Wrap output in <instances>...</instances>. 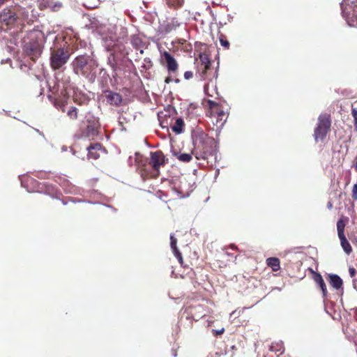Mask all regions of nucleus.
<instances>
[{
  "mask_svg": "<svg viewBox=\"0 0 357 357\" xmlns=\"http://www.w3.org/2000/svg\"><path fill=\"white\" fill-rule=\"evenodd\" d=\"M137 169L144 180L156 178L160 174V168L168 162L163 152L160 150L151 151L149 160L139 159L138 155L136 158Z\"/></svg>",
  "mask_w": 357,
  "mask_h": 357,
  "instance_id": "1",
  "label": "nucleus"
},
{
  "mask_svg": "<svg viewBox=\"0 0 357 357\" xmlns=\"http://www.w3.org/2000/svg\"><path fill=\"white\" fill-rule=\"evenodd\" d=\"M193 149L192 155L197 160H208L216 152V144L213 138L204 132L196 134L193 137Z\"/></svg>",
  "mask_w": 357,
  "mask_h": 357,
  "instance_id": "2",
  "label": "nucleus"
},
{
  "mask_svg": "<svg viewBox=\"0 0 357 357\" xmlns=\"http://www.w3.org/2000/svg\"><path fill=\"white\" fill-rule=\"evenodd\" d=\"M70 66L77 75H82L90 81L96 77L98 62L91 56L82 54L76 56L71 62Z\"/></svg>",
  "mask_w": 357,
  "mask_h": 357,
  "instance_id": "3",
  "label": "nucleus"
},
{
  "mask_svg": "<svg viewBox=\"0 0 357 357\" xmlns=\"http://www.w3.org/2000/svg\"><path fill=\"white\" fill-rule=\"evenodd\" d=\"M100 123L93 117L82 121L77 130L75 137L78 139H87L93 140L99 135Z\"/></svg>",
  "mask_w": 357,
  "mask_h": 357,
  "instance_id": "4",
  "label": "nucleus"
},
{
  "mask_svg": "<svg viewBox=\"0 0 357 357\" xmlns=\"http://www.w3.org/2000/svg\"><path fill=\"white\" fill-rule=\"evenodd\" d=\"M331 114L324 113L321 114L318 117L317 126L314 130V138L316 142L319 141H324L331 127Z\"/></svg>",
  "mask_w": 357,
  "mask_h": 357,
  "instance_id": "5",
  "label": "nucleus"
},
{
  "mask_svg": "<svg viewBox=\"0 0 357 357\" xmlns=\"http://www.w3.org/2000/svg\"><path fill=\"white\" fill-rule=\"evenodd\" d=\"M199 59L197 68L200 78L203 80H211L214 77H217L216 72H213L211 68L209 56L205 52H201Z\"/></svg>",
  "mask_w": 357,
  "mask_h": 357,
  "instance_id": "6",
  "label": "nucleus"
},
{
  "mask_svg": "<svg viewBox=\"0 0 357 357\" xmlns=\"http://www.w3.org/2000/svg\"><path fill=\"white\" fill-rule=\"evenodd\" d=\"M208 112L206 116L209 117L216 118V126L222 127L227 119V113L224 110L223 107L218 102L211 100H207Z\"/></svg>",
  "mask_w": 357,
  "mask_h": 357,
  "instance_id": "7",
  "label": "nucleus"
},
{
  "mask_svg": "<svg viewBox=\"0 0 357 357\" xmlns=\"http://www.w3.org/2000/svg\"><path fill=\"white\" fill-rule=\"evenodd\" d=\"M70 59V53L63 48H57L51 50L50 66L54 70L61 69L67 63Z\"/></svg>",
  "mask_w": 357,
  "mask_h": 357,
  "instance_id": "8",
  "label": "nucleus"
},
{
  "mask_svg": "<svg viewBox=\"0 0 357 357\" xmlns=\"http://www.w3.org/2000/svg\"><path fill=\"white\" fill-rule=\"evenodd\" d=\"M347 221V218H346L345 220H344L343 218H340L337 222V236L340 241V245L343 250L347 255H349L352 252L353 250L344 234V228L346 226V222Z\"/></svg>",
  "mask_w": 357,
  "mask_h": 357,
  "instance_id": "9",
  "label": "nucleus"
},
{
  "mask_svg": "<svg viewBox=\"0 0 357 357\" xmlns=\"http://www.w3.org/2000/svg\"><path fill=\"white\" fill-rule=\"evenodd\" d=\"M24 52L33 61H35L40 56L42 48L37 42H29L24 45Z\"/></svg>",
  "mask_w": 357,
  "mask_h": 357,
  "instance_id": "10",
  "label": "nucleus"
},
{
  "mask_svg": "<svg viewBox=\"0 0 357 357\" xmlns=\"http://www.w3.org/2000/svg\"><path fill=\"white\" fill-rule=\"evenodd\" d=\"M180 25L176 18L167 19L158 27V31L162 34H167L175 31Z\"/></svg>",
  "mask_w": 357,
  "mask_h": 357,
  "instance_id": "11",
  "label": "nucleus"
},
{
  "mask_svg": "<svg viewBox=\"0 0 357 357\" xmlns=\"http://www.w3.org/2000/svg\"><path fill=\"white\" fill-rule=\"evenodd\" d=\"M162 59L165 60L167 69L169 73H175L178 69V63L173 56L167 51L162 54Z\"/></svg>",
  "mask_w": 357,
  "mask_h": 357,
  "instance_id": "12",
  "label": "nucleus"
},
{
  "mask_svg": "<svg viewBox=\"0 0 357 357\" xmlns=\"http://www.w3.org/2000/svg\"><path fill=\"white\" fill-rule=\"evenodd\" d=\"M104 96L107 102L111 105L119 107L121 105L123 101L122 96L116 92L111 90H106L104 91Z\"/></svg>",
  "mask_w": 357,
  "mask_h": 357,
  "instance_id": "13",
  "label": "nucleus"
},
{
  "mask_svg": "<svg viewBox=\"0 0 357 357\" xmlns=\"http://www.w3.org/2000/svg\"><path fill=\"white\" fill-rule=\"evenodd\" d=\"M88 151V159L97 160L100 153L105 152V148L100 143L91 144L86 148Z\"/></svg>",
  "mask_w": 357,
  "mask_h": 357,
  "instance_id": "14",
  "label": "nucleus"
},
{
  "mask_svg": "<svg viewBox=\"0 0 357 357\" xmlns=\"http://www.w3.org/2000/svg\"><path fill=\"white\" fill-rule=\"evenodd\" d=\"M189 314L195 321H198L199 319L205 316V310L202 305H197L191 306L188 308Z\"/></svg>",
  "mask_w": 357,
  "mask_h": 357,
  "instance_id": "15",
  "label": "nucleus"
},
{
  "mask_svg": "<svg viewBox=\"0 0 357 357\" xmlns=\"http://www.w3.org/2000/svg\"><path fill=\"white\" fill-rule=\"evenodd\" d=\"M105 46L108 51L121 52L123 50V45L112 38L105 39Z\"/></svg>",
  "mask_w": 357,
  "mask_h": 357,
  "instance_id": "16",
  "label": "nucleus"
},
{
  "mask_svg": "<svg viewBox=\"0 0 357 357\" xmlns=\"http://www.w3.org/2000/svg\"><path fill=\"white\" fill-rule=\"evenodd\" d=\"M328 278V282L333 288L340 289L342 287V280L339 275L335 274L329 275Z\"/></svg>",
  "mask_w": 357,
  "mask_h": 357,
  "instance_id": "17",
  "label": "nucleus"
},
{
  "mask_svg": "<svg viewBox=\"0 0 357 357\" xmlns=\"http://www.w3.org/2000/svg\"><path fill=\"white\" fill-rule=\"evenodd\" d=\"M43 3L45 7L50 8L53 12L59 11L63 6L61 2L54 1L53 0H45Z\"/></svg>",
  "mask_w": 357,
  "mask_h": 357,
  "instance_id": "18",
  "label": "nucleus"
},
{
  "mask_svg": "<svg viewBox=\"0 0 357 357\" xmlns=\"http://www.w3.org/2000/svg\"><path fill=\"white\" fill-rule=\"evenodd\" d=\"M314 280L319 284V287L321 288L324 296H326L327 294V289L326 285L322 278V276L317 273H314Z\"/></svg>",
  "mask_w": 357,
  "mask_h": 357,
  "instance_id": "19",
  "label": "nucleus"
},
{
  "mask_svg": "<svg viewBox=\"0 0 357 357\" xmlns=\"http://www.w3.org/2000/svg\"><path fill=\"white\" fill-rule=\"evenodd\" d=\"M266 264L273 271H278L280 268V261L277 257H269L266 259Z\"/></svg>",
  "mask_w": 357,
  "mask_h": 357,
  "instance_id": "20",
  "label": "nucleus"
},
{
  "mask_svg": "<svg viewBox=\"0 0 357 357\" xmlns=\"http://www.w3.org/2000/svg\"><path fill=\"white\" fill-rule=\"evenodd\" d=\"M185 123L181 118L176 119L174 125L172 127V131L176 134H181L184 128Z\"/></svg>",
  "mask_w": 357,
  "mask_h": 357,
  "instance_id": "21",
  "label": "nucleus"
},
{
  "mask_svg": "<svg viewBox=\"0 0 357 357\" xmlns=\"http://www.w3.org/2000/svg\"><path fill=\"white\" fill-rule=\"evenodd\" d=\"M3 20L6 22L7 24H13L16 20L17 17L15 16V13L13 12L6 13L3 15Z\"/></svg>",
  "mask_w": 357,
  "mask_h": 357,
  "instance_id": "22",
  "label": "nucleus"
},
{
  "mask_svg": "<svg viewBox=\"0 0 357 357\" xmlns=\"http://www.w3.org/2000/svg\"><path fill=\"white\" fill-rule=\"evenodd\" d=\"M83 6L89 9H94L100 5V0H83Z\"/></svg>",
  "mask_w": 357,
  "mask_h": 357,
  "instance_id": "23",
  "label": "nucleus"
},
{
  "mask_svg": "<svg viewBox=\"0 0 357 357\" xmlns=\"http://www.w3.org/2000/svg\"><path fill=\"white\" fill-rule=\"evenodd\" d=\"M67 116L71 120H76L78 117V109L75 107H70L67 111Z\"/></svg>",
  "mask_w": 357,
  "mask_h": 357,
  "instance_id": "24",
  "label": "nucleus"
},
{
  "mask_svg": "<svg viewBox=\"0 0 357 357\" xmlns=\"http://www.w3.org/2000/svg\"><path fill=\"white\" fill-rule=\"evenodd\" d=\"M167 4L170 8H178L183 6L184 0H166Z\"/></svg>",
  "mask_w": 357,
  "mask_h": 357,
  "instance_id": "25",
  "label": "nucleus"
},
{
  "mask_svg": "<svg viewBox=\"0 0 357 357\" xmlns=\"http://www.w3.org/2000/svg\"><path fill=\"white\" fill-rule=\"evenodd\" d=\"M131 43L132 45V46L136 50H139V49L142 48L144 46V44H143V42L142 41V40L139 37H137V36H133L132 38Z\"/></svg>",
  "mask_w": 357,
  "mask_h": 357,
  "instance_id": "26",
  "label": "nucleus"
},
{
  "mask_svg": "<svg viewBox=\"0 0 357 357\" xmlns=\"http://www.w3.org/2000/svg\"><path fill=\"white\" fill-rule=\"evenodd\" d=\"M176 157L178 160H179L181 162H189L192 157V155L190 153H181V154H176Z\"/></svg>",
  "mask_w": 357,
  "mask_h": 357,
  "instance_id": "27",
  "label": "nucleus"
},
{
  "mask_svg": "<svg viewBox=\"0 0 357 357\" xmlns=\"http://www.w3.org/2000/svg\"><path fill=\"white\" fill-rule=\"evenodd\" d=\"M220 45L226 50H228L229 48L230 44L229 42L227 40V38L224 35H221L220 36Z\"/></svg>",
  "mask_w": 357,
  "mask_h": 357,
  "instance_id": "28",
  "label": "nucleus"
},
{
  "mask_svg": "<svg viewBox=\"0 0 357 357\" xmlns=\"http://www.w3.org/2000/svg\"><path fill=\"white\" fill-rule=\"evenodd\" d=\"M45 192L47 194L50 195V196L54 197L56 194V190L55 188L53 185H46Z\"/></svg>",
  "mask_w": 357,
  "mask_h": 357,
  "instance_id": "29",
  "label": "nucleus"
},
{
  "mask_svg": "<svg viewBox=\"0 0 357 357\" xmlns=\"http://www.w3.org/2000/svg\"><path fill=\"white\" fill-rule=\"evenodd\" d=\"M174 254V256L176 257V259L178 260V262L179 264H181V266L185 267L183 266V257H182V255L181 253L180 252V251L178 250V249H176V250H172Z\"/></svg>",
  "mask_w": 357,
  "mask_h": 357,
  "instance_id": "30",
  "label": "nucleus"
},
{
  "mask_svg": "<svg viewBox=\"0 0 357 357\" xmlns=\"http://www.w3.org/2000/svg\"><path fill=\"white\" fill-rule=\"evenodd\" d=\"M351 115L354 118V130H355V131L357 132V109L356 108L351 109Z\"/></svg>",
  "mask_w": 357,
  "mask_h": 357,
  "instance_id": "31",
  "label": "nucleus"
},
{
  "mask_svg": "<svg viewBox=\"0 0 357 357\" xmlns=\"http://www.w3.org/2000/svg\"><path fill=\"white\" fill-rule=\"evenodd\" d=\"M54 105L56 108L61 109L63 112H65V104L63 101L56 100L54 102Z\"/></svg>",
  "mask_w": 357,
  "mask_h": 357,
  "instance_id": "32",
  "label": "nucleus"
},
{
  "mask_svg": "<svg viewBox=\"0 0 357 357\" xmlns=\"http://www.w3.org/2000/svg\"><path fill=\"white\" fill-rule=\"evenodd\" d=\"M351 19L353 22L357 21V3L354 5L353 13L351 14Z\"/></svg>",
  "mask_w": 357,
  "mask_h": 357,
  "instance_id": "33",
  "label": "nucleus"
},
{
  "mask_svg": "<svg viewBox=\"0 0 357 357\" xmlns=\"http://www.w3.org/2000/svg\"><path fill=\"white\" fill-rule=\"evenodd\" d=\"M170 241H171V242H170L171 248H172V250L178 249L176 247V243H177L176 238H174L173 236H171Z\"/></svg>",
  "mask_w": 357,
  "mask_h": 357,
  "instance_id": "34",
  "label": "nucleus"
},
{
  "mask_svg": "<svg viewBox=\"0 0 357 357\" xmlns=\"http://www.w3.org/2000/svg\"><path fill=\"white\" fill-rule=\"evenodd\" d=\"M184 78L187 80H189L193 77V72L192 71H185L184 73Z\"/></svg>",
  "mask_w": 357,
  "mask_h": 357,
  "instance_id": "35",
  "label": "nucleus"
},
{
  "mask_svg": "<svg viewBox=\"0 0 357 357\" xmlns=\"http://www.w3.org/2000/svg\"><path fill=\"white\" fill-rule=\"evenodd\" d=\"M349 273L350 277L354 278L356 276V273H357V271H356V269L354 267H349Z\"/></svg>",
  "mask_w": 357,
  "mask_h": 357,
  "instance_id": "36",
  "label": "nucleus"
},
{
  "mask_svg": "<svg viewBox=\"0 0 357 357\" xmlns=\"http://www.w3.org/2000/svg\"><path fill=\"white\" fill-rule=\"evenodd\" d=\"M352 198L355 200L357 199V184H354L352 190Z\"/></svg>",
  "mask_w": 357,
  "mask_h": 357,
  "instance_id": "37",
  "label": "nucleus"
},
{
  "mask_svg": "<svg viewBox=\"0 0 357 357\" xmlns=\"http://www.w3.org/2000/svg\"><path fill=\"white\" fill-rule=\"evenodd\" d=\"M208 88H209V84H206L204 85V92H205V93H206V95H208V96H211L212 95H211V94L209 93V92H208Z\"/></svg>",
  "mask_w": 357,
  "mask_h": 357,
  "instance_id": "38",
  "label": "nucleus"
},
{
  "mask_svg": "<svg viewBox=\"0 0 357 357\" xmlns=\"http://www.w3.org/2000/svg\"><path fill=\"white\" fill-rule=\"evenodd\" d=\"M160 126L163 128H168V123L167 121L165 122L164 121H160Z\"/></svg>",
  "mask_w": 357,
  "mask_h": 357,
  "instance_id": "39",
  "label": "nucleus"
},
{
  "mask_svg": "<svg viewBox=\"0 0 357 357\" xmlns=\"http://www.w3.org/2000/svg\"><path fill=\"white\" fill-rule=\"evenodd\" d=\"M144 62L146 63V64H148V68H150L152 66V63H151V61L149 59L146 58L144 59Z\"/></svg>",
  "mask_w": 357,
  "mask_h": 357,
  "instance_id": "40",
  "label": "nucleus"
},
{
  "mask_svg": "<svg viewBox=\"0 0 357 357\" xmlns=\"http://www.w3.org/2000/svg\"><path fill=\"white\" fill-rule=\"evenodd\" d=\"M224 331H225L224 328H222L220 331H214V334H215L216 335H221V334H222L224 333Z\"/></svg>",
  "mask_w": 357,
  "mask_h": 357,
  "instance_id": "41",
  "label": "nucleus"
},
{
  "mask_svg": "<svg viewBox=\"0 0 357 357\" xmlns=\"http://www.w3.org/2000/svg\"><path fill=\"white\" fill-rule=\"evenodd\" d=\"M165 82L167 84H169L170 82H172V78L171 77H166Z\"/></svg>",
  "mask_w": 357,
  "mask_h": 357,
  "instance_id": "42",
  "label": "nucleus"
},
{
  "mask_svg": "<svg viewBox=\"0 0 357 357\" xmlns=\"http://www.w3.org/2000/svg\"><path fill=\"white\" fill-rule=\"evenodd\" d=\"M230 248H231V249H233V250H237V249H238V248H237V246H236V245H235L234 244H231V245H230Z\"/></svg>",
  "mask_w": 357,
  "mask_h": 357,
  "instance_id": "43",
  "label": "nucleus"
},
{
  "mask_svg": "<svg viewBox=\"0 0 357 357\" xmlns=\"http://www.w3.org/2000/svg\"><path fill=\"white\" fill-rule=\"evenodd\" d=\"M6 0H0V6L4 3Z\"/></svg>",
  "mask_w": 357,
  "mask_h": 357,
  "instance_id": "44",
  "label": "nucleus"
},
{
  "mask_svg": "<svg viewBox=\"0 0 357 357\" xmlns=\"http://www.w3.org/2000/svg\"><path fill=\"white\" fill-rule=\"evenodd\" d=\"M139 52H140V54H143L144 53V50H142V48L139 49Z\"/></svg>",
  "mask_w": 357,
  "mask_h": 357,
  "instance_id": "45",
  "label": "nucleus"
},
{
  "mask_svg": "<svg viewBox=\"0 0 357 357\" xmlns=\"http://www.w3.org/2000/svg\"><path fill=\"white\" fill-rule=\"evenodd\" d=\"M112 68L114 69L115 66L114 64L111 65Z\"/></svg>",
  "mask_w": 357,
  "mask_h": 357,
  "instance_id": "46",
  "label": "nucleus"
},
{
  "mask_svg": "<svg viewBox=\"0 0 357 357\" xmlns=\"http://www.w3.org/2000/svg\"><path fill=\"white\" fill-rule=\"evenodd\" d=\"M175 82H179V80L177 79H176V80H175Z\"/></svg>",
  "mask_w": 357,
  "mask_h": 357,
  "instance_id": "47",
  "label": "nucleus"
}]
</instances>
